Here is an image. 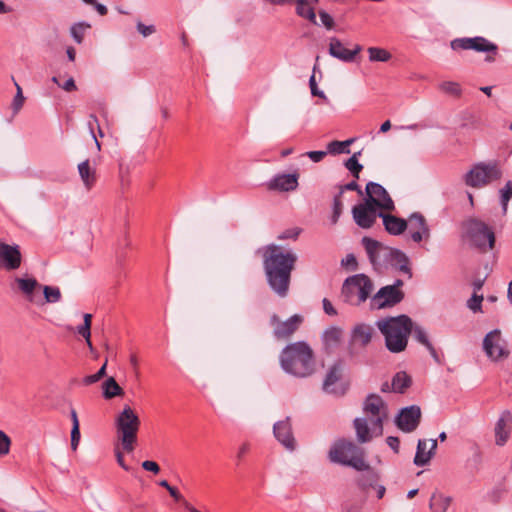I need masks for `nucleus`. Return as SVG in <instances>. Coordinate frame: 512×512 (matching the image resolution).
<instances>
[{"label":"nucleus","mask_w":512,"mask_h":512,"mask_svg":"<svg viewBox=\"0 0 512 512\" xmlns=\"http://www.w3.org/2000/svg\"><path fill=\"white\" fill-rule=\"evenodd\" d=\"M136 29L143 37H148L156 32L154 25H145L141 21L136 23Z\"/></svg>","instance_id":"nucleus-54"},{"label":"nucleus","mask_w":512,"mask_h":512,"mask_svg":"<svg viewBox=\"0 0 512 512\" xmlns=\"http://www.w3.org/2000/svg\"><path fill=\"white\" fill-rule=\"evenodd\" d=\"M483 301L482 295H477L474 293L471 298L467 302V306L469 309H471L473 312L481 311V303Z\"/></svg>","instance_id":"nucleus-53"},{"label":"nucleus","mask_w":512,"mask_h":512,"mask_svg":"<svg viewBox=\"0 0 512 512\" xmlns=\"http://www.w3.org/2000/svg\"><path fill=\"white\" fill-rule=\"evenodd\" d=\"M361 50L362 47L360 45H355L354 49L350 50L345 48L338 38H330L329 54L342 62H353L355 60L356 55L360 53Z\"/></svg>","instance_id":"nucleus-22"},{"label":"nucleus","mask_w":512,"mask_h":512,"mask_svg":"<svg viewBox=\"0 0 512 512\" xmlns=\"http://www.w3.org/2000/svg\"><path fill=\"white\" fill-rule=\"evenodd\" d=\"M376 326L385 338V346L391 353L404 351L408 344L409 335L413 329L412 319L401 314L378 320Z\"/></svg>","instance_id":"nucleus-3"},{"label":"nucleus","mask_w":512,"mask_h":512,"mask_svg":"<svg viewBox=\"0 0 512 512\" xmlns=\"http://www.w3.org/2000/svg\"><path fill=\"white\" fill-rule=\"evenodd\" d=\"M327 151H309L306 152L305 155L309 157L315 163L321 162L323 158L327 155Z\"/></svg>","instance_id":"nucleus-60"},{"label":"nucleus","mask_w":512,"mask_h":512,"mask_svg":"<svg viewBox=\"0 0 512 512\" xmlns=\"http://www.w3.org/2000/svg\"><path fill=\"white\" fill-rule=\"evenodd\" d=\"M386 443L395 453L399 452L400 440L398 437L389 436L386 439Z\"/></svg>","instance_id":"nucleus-62"},{"label":"nucleus","mask_w":512,"mask_h":512,"mask_svg":"<svg viewBox=\"0 0 512 512\" xmlns=\"http://www.w3.org/2000/svg\"><path fill=\"white\" fill-rule=\"evenodd\" d=\"M80 429L76 425H72L71 429V449L75 451L80 442Z\"/></svg>","instance_id":"nucleus-57"},{"label":"nucleus","mask_w":512,"mask_h":512,"mask_svg":"<svg viewBox=\"0 0 512 512\" xmlns=\"http://www.w3.org/2000/svg\"><path fill=\"white\" fill-rule=\"evenodd\" d=\"M299 173H279L272 177L265 185L267 190L276 192H291L298 188Z\"/></svg>","instance_id":"nucleus-18"},{"label":"nucleus","mask_w":512,"mask_h":512,"mask_svg":"<svg viewBox=\"0 0 512 512\" xmlns=\"http://www.w3.org/2000/svg\"><path fill=\"white\" fill-rule=\"evenodd\" d=\"M80 178L87 190H90L96 182V170L90 166L88 159L78 164Z\"/></svg>","instance_id":"nucleus-29"},{"label":"nucleus","mask_w":512,"mask_h":512,"mask_svg":"<svg viewBox=\"0 0 512 512\" xmlns=\"http://www.w3.org/2000/svg\"><path fill=\"white\" fill-rule=\"evenodd\" d=\"M103 397L105 399H112L117 396H123L124 390L120 387V385L116 382L113 377L107 378L103 384Z\"/></svg>","instance_id":"nucleus-37"},{"label":"nucleus","mask_w":512,"mask_h":512,"mask_svg":"<svg viewBox=\"0 0 512 512\" xmlns=\"http://www.w3.org/2000/svg\"><path fill=\"white\" fill-rule=\"evenodd\" d=\"M404 292L401 289H395L394 286L386 285L381 287L371 297V307L376 309H383L393 307L404 299Z\"/></svg>","instance_id":"nucleus-12"},{"label":"nucleus","mask_w":512,"mask_h":512,"mask_svg":"<svg viewBox=\"0 0 512 512\" xmlns=\"http://www.w3.org/2000/svg\"><path fill=\"white\" fill-rule=\"evenodd\" d=\"M301 232V229L299 228H292L287 229L283 231L281 234H279L278 239L279 240H286V239H293L296 240Z\"/></svg>","instance_id":"nucleus-56"},{"label":"nucleus","mask_w":512,"mask_h":512,"mask_svg":"<svg viewBox=\"0 0 512 512\" xmlns=\"http://www.w3.org/2000/svg\"><path fill=\"white\" fill-rule=\"evenodd\" d=\"M373 289V281L367 275L360 273L344 280L341 295L346 303L358 306L371 296Z\"/></svg>","instance_id":"nucleus-7"},{"label":"nucleus","mask_w":512,"mask_h":512,"mask_svg":"<svg viewBox=\"0 0 512 512\" xmlns=\"http://www.w3.org/2000/svg\"><path fill=\"white\" fill-rule=\"evenodd\" d=\"M345 191H357L359 194H362L360 186L358 185V183L356 181H351V182L341 186L338 194L342 196Z\"/></svg>","instance_id":"nucleus-59"},{"label":"nucleus","mask_w":512,"mask_h":512,"mask_svg":"<svg viewBox=\"0 0 512 512\" xmlns=\"http://www.w3.org/2000/svg\"><path fill=\"white\" fill-rule=\"evenodd\" d=\"M512 421V415L509 411H504L496 423L495 426V435H496V444L502 446L506 443L509 437V432L506 431V423Z\"/></svg>","instance_id":"nucleus-30"},{"label":"nucleus","mask_w":512,"mask_h":512,"mask_svg":"<svg viewBox=\"0 0 512 512\" xmlns=\"http://www.w3.org/2000/svg\"><path fill=\"white\" fill-rule=\"evenodd\" d=\"M140 425L139 416L129 405H125L115 418L117 438L127 453H131L135 448Z\"/></svg>","instance_id":"nucleus-5"},{"label":"nucleus","mask_w":512,"mask_h":512,"mask_svg":"<svg viewBox=\"0 0 512 512\" xmlns=\"http://www.w3.org/2000/svg\"><path fill=\"white\" fill-rule=\"evenodd\" d=\"M379 217L383 219V225L385 230L391 235H400L408 227V223L405 219L379 212Z\"/></svg>","instance_id":"nucleus-25"},{"label":"nucleus","mask_w":512,"mask_h":512,"mask_svg":"<svg viewBox=\"0 0 512 512\" xmlns=\"http://www.w3.org/2000/svg\"><path fill=\"white\" fill-rule=\"evenodd\" d=\"M373 328L365 323L356 324L350 333V341H349V353L353 355L352 347L355 345H359L360 347H366L372 339L373 336Z\"/></svg>","instance_id":"nucleus-23"},{"label":"nucleus","mask_w":512,"mask_h":512,"mask_svg":"<svg viewBox=\"0 0 512 512\" xmlns=\"http://www.w3.org/2000/svg\"><path fill=\"white\" fill-rule=\"evenodd\" d=\"M427 444V440H418L416 454L413 461L418 467L427 465L432 458V452L429 450L427 451Z\"/></svg>","instance_id":"nucleus-34"},{"label":"nucleus","mask_w":512,"mask_h":512,"mask_svg":"<svg viewBox=\"0 0 512 512\" xmlns=\"http://www.w3.org/2000/svg\"><path fill=\"white\" fill-rule=\"evenodd\" d=\"M15 87H16V95L14 96L12 102V109L14 114L18 113L24 104L25 97L23 96L22 88L20 85L13 79Z\"/></svg>","instance_id":"nucleus-48"},{"label":"nucleus","mask_w":512,"mask_h":512,"mask_svg":"<svg viewBox=\"0 0 512 512\" xmlns=\"http://www.w3.org/2000/svg\"><path fill=\"white\" fill-rule=\"evenodd\" d=\"M322 304H323V310L327 315H329V316L337 315V310L334 308V306L332 305L330 300H328L327 298H324L322 300Z\"/></svg>","instance_id":"nucleus-61"},{"label":"nucleus","mask_w":512,"mask_h":512,"mask_svg":"<svg viewBox=\"0 0 512 512\" xmlns=\"http://www.w3.org/2000/svg\"><path fill=\"white\" fill-rule=\"evenodd\" d=\"M354 142L353 138L347 139L345 141H331L327 145V152L330 154H342V153H350L349 146Z\"/></svg>","instance_id":"nucleus-40"},{"label":"nucleus","mask_w":512,"mask_h":512,"mask_svg":"<svg viewBox=\"0 0 512 512\" xmlns=\"http://www.w3.org/2000/svg\"><path fill=\"white\" fill-rule=\"evenodd\" d=\"M22 263V254L17 244H7L0 240V269L17 270Z\"/></svg>","instance_id":"nucleus-16"},{"label":"nucleus","mask_w":512,"mask_h":512,"mask_svg":"<svg viewBox=\"0 0 512 512\" xmlns=\"http://www.w3.org/2000/svg\"><path fill=\"white\" fill-rule=\"evenodd\" d=\"M315 71H316V65L314 66L313 74L311 75V77L309 79V86H310L311 94H312V96H317L325 101H328V98L325 95V93L322 90H320L317 86V83L315 80Z\"/></svg>","instance_id":"nucleus-49"},{"label":"nucleus","mask_w":512,"mask_h":512,"mask_svg":"<svg viewBox=\"0 0 512 512\" xmlns=\"http://www.w3.org/2000/svg\"><path fill=\"white\" fill-rule=\"evenodd\" d=\"M377 208L378 207L372 205L367 201L355 205L352 209V215L355 223L363 229L371 228L375 223L377 217H379V212H377Z\"/></svg>","instance_id":"nucleus-17"},{"label":"nucleus","mask_w":512,"mask_h":512,"mask_svg":"<svg viewBox=\"0 0 512 512\" xmlns=\"http://www.w3.org/2000/svg\"><path fill=\"white\" fill-rule=\"evenodd\" d=\"M421 419V409L417 405H411L400 410L395 418L396 426L405 433L416 430Z\"/></svg>","instance_id":"nucleus-15"},{"label":"nucleus","mask_w":512,"mask_h":512,"mask_svg":"<svg viewBox=\"0 0 512 512\" xmlns=\"http://www.w3.org/2000/svg\"><path fill=\"white\" fill-rule=\"evenodd\" d=\"M302 317L300 315H293L289 319L284 322H278L277 315H273L271 317V323L274 324L277 322V326L274 329V335L276 338H287L292 335L299 327L302 322Z\"/></svg>","instance_id":"nucleus-24"},{"label":"nucleus","mask_w":512,"mask_h":512,"mask_svg":"<svg viewBox=\"0 0 512 512\" xmlns=\"http://www.w3.org/2000/svg\"><path fill=\"white\" fill-rule=\"evenodd\" d=\"M343 369H344V363L342 360H337L329 368V370L325 376V379L323 381V390L326 393L335 394V395H343L345 393L344 388L336 387V383L342 378Z\"/></svg>","instance_id":"nucleus-21"},{"label":"nucleus","mask_w":512,"mask_h":512,"mask_svg":"<svg viewBox=\"0 0 512 512\" xmlns=\"http://www.w3.org/2000/svg\"><path fill=\"white\" fill-rule=\"evenodd\" d=\"M483 349L487 356L495 361L509 355V351L505 347V341L501 338V332L498 329L486 334L483 340Z\"/></svg>","instance_id":"nucleus-14"},{"label":"nucleus","mask_w":512,"mask_h":512,"mask_svg":"<svg viewBox=\"0 0 512 512\" xmlns=\"http://www.w3.org/2000/svg\"><path fill=\"white\" fill-rule=\"evenodd\" d=\"M361 152H355L349 159H347L344 163L345 167L351 172V174L358 179L359 174L363 169V165L359 163L358 157Z\"/></svg>","instance_id":"nucleus-42"},{"label":"nucleus","mask_w":512,"mask_h":512,"mask_svg":"<svg viewBox=\"0 0 512 512\" xmlns=\"http://www.w3.org/2000/svg\"><path fill=\"white\" fill-rule=\"evenodd\" d=\"M280 364L282 369L295 377H308L315 369L312 349L305 342L287 345L281 352Z\"/></svg>","instance_id":"nucleus-2"},{"label":"nucleus","mask_w":512,"mask_h":512,"mask_svg":"<svg viewBox=\"0 0 512 512\" xmlns=\"http://www.w3.org/2000/svg\"><path fill=\"white\" fill-rule=\"evenodd\" d=\"M91 25L86 22L75 23L70 28V33L74 41L78 44H81L84 38V33L87 29H89Z\"/></svg>","instance_id":"nucleus-43"},{"label":"nucleus","mask_w":512,"mask_h":512,"mask_svg":"<svg viewBox=\"0 0 512 512\" xmlns=\"http://www.w3.org/2000/svg\"><path fill=\"white\" fill-rule=\"evenodd\" d=\"M366 195L367 198L365 201L378 208L387 211H392L395 208L394 202L388 194L387 190L379 183L372 181L368 182L366 185Z\"/></svg>","instance_id":"nucleus-13"},{"label":"nucleus","mask_w":512,"mask_h":512,"mask_svg":"<svg viewBox=\"0 0 512 512\" xmlns=\"http://www.w3.org/2000/svg\"><path fill=\"white\" fill-rule=\"evenodd\" d=\"M410 228V237L415 243L430 238V228L425 217L420 212L412 213L407 221Z\"/></svg>","instance_id":"nucleus-19"},{"label":"nucleus","mask_w":512,"mask_h":512,"mask_svg":"<svg viewBox=\"0 0 512 512\" xmlns=\"http://www.w3.org/2000/svg\"><path fill=\"white\" fill-rule=\"evenodd\" d=\"M273 434L287 450L293 451L296 447V441L292 431L290 417L277 421L273 425Z\"/></svg>","instance_id":"nucleus-20"},{"label":"nucleus","mask_w":512,"mask_h":512,"mask_svg":"<svg viewBox=\"0 0 512 512\" xmlns=\"http://www.w3.org/2000/svg\"><path fill=\"white\" fill-rule=\"evenodd\" d=\"M14 283L17 285L28 301H34V290L40 286L38 281L33 277H16Z\"/></svg>","instance_id":"nucleus-28"},{"label":"nucleus","mask_w":512,"mask_h":512,"mask_svg":"<svg viewBox=\"0 0 512 512\" xmlns=\"http://www.w3.org/2000/svg\"><path fill=\"white\" fill-rule=\"evenodd\" d=\"M319 18L326 29L330 30L334 27V20L328 12L324 10L319 11Z\"/></svg>","instance_id":"nucleus-55"},{"label":"nucleus","mask_w":512,"mask_h":512,"mask_svg":"<svg viewBox=\"0 0 512 512\" xmlns=\"http://www.w3.org/2000/svg\"><path fill=\"white\" fill-rule=\"evenodd\" d=\"M43 294L47 303H57L62 297L60 289L56 286H43Z\"/></svg>","instance_id":"nucleus-45"},{"label":"nucleus","mask_w":512,"mask_h":512,"mask_svg":"<svg viewBox=\"0 0 512 512\" xmlns=\"http://www.w3.org/2000/svg\"><path fill=\"white\" fill-rule=\"evenodd\" d=\"M390 267H393L400 272L406 274L408 278H412L413 273L410 268V260L408 256L401 250L395 248V251L393 253L391 263L389 264Z\"/></svg>","instance_id":"nucleus-27"},{"label":"nucleus","mask_w":512,"mask_h":512,"mask_svg":"<svg viewBox=\"0 0 512 512\" xmlns=\"http://www.w3.org/2000/svg\"><path fill=\"white\" fill-rule=\"evenodd\" d=\"M297 256L284 251L276 244H269L263 251V268L269 287L281 298L288 295L291 282V273L294 269Z\"/></svg>","instance_id":"nucleus-1"},{"label":"nucleus","mask_w":512,"mask_h":512,"mask_svg":"<svg viewBox=\"0 0 512 512\" xmlns=\"http://www.w3.org/2000/svg\"><path fill=\"white\" fill-rule=\"evenodd\" d=\"M363 410L371 415L372 431L376 436L383 434V421L387 416V408L383 399L377 394H369L365 401Z\"/></svg>","instance_id":"nucleus-11"},{"label":"nucleus","mask_w":512,"mask_h":512,"mask_svg":"<svg viewBox=\"0 0 512 512\" xmlns=\"http://www.w3.org/2000/svg\"><path fill=\"white\" fill-rule=\"evenodd\" d=\"M411 334H413L414 339L418 343L423 345L429 351V353H430L431 357L434 359V361L436 363L440 364L441 363L440 356L437 353L434 346L432 345V343L430 342L429 337H428L426 331L424 330V328L421 327L420 325H416L413 323V329H412Z\"/></svg>","instance_id":"nucleus-26"},{"label":"nucleus","mask_w":512,"mask_h":512,"mask_svg":"<svg viewBox=\"0 0 512 512\" xmlns=\"http://www.w3.org/2000/svg\"><path fill=\"white\" fill-rule=\"evenodd\" d=\"M88 126H89V129H90V132L92 134V137L94 138L95 140V143H96V147L98 150H100L101 148V144L100 142L97 140L95 134H94V127L96 126L98 128V131H99V135L101 137H103V132L99 126V122H98V119L95 115H91L90 118H89V121H88Z\"/></svg>","instance_id":"nucleus-50"},{"label":"nucleus","mask_w":512,"mask_h":512,"mask_svg":"<svg viewBox=\"0 0 512 512\" xmlns=\"http://www.w3.org/2000/svg\"><path fill=\"white\" fill-rule=\"evenodd\" d=\"M364 456L363 448L346 439L336 441L329 451V458L332 462L352 467L355 470H363L368 467Z\"/></svg>","instance_id":"nucleus-6"},{"label":"nucleus","mask_w":512,"mask_h":512,"mask_svg":"<svg viewBox=\"0 0 512 512\" xmlns=\"http://www.w3.org/2000/svg\"><path fill=\"white\" fill-rule=\"evenodd\" d=\"M368 259L376 271L389 267L395 248L383 245L381 242L370 237H363L361 240Z\"/></svg>","instance_id":"nucleus-10"},{"label":"nucleus","mask_w":512,"mask_h":512,"mask_svg":"<svg viewBox=\"0 0 512 512\" xmlns=\"http://www.w3.org/2000/svg\"><path fill=\"white\" fill-rule=\"evenodd\" d=\"M500 204L503 213L506 214L508 202L512 198V181H507L503 188L500 189Z\"/></svg>","instance_id":"nucleus-44"},{"label":"nucleus","mask_w":512,"mask_h":512,"mask_svg":"<svg viewBox=\"0 0 512 512\" xmlns=\"http://www.w3.org/2000/svg\"><path fill=\"white\" fill-rule=\"evenodd\" d=\"M343 210V202H342V196L339 194H336L333 198V204H332V215H331V223L336 224L342 214Z\"/></svg>","instance_id":"nucleus-46"},{"label":"nucleus","mask_w":512,"mask_h":512,"mask_svg":"<svg viewBox=\"0 0 512 512\" xmlns=\"http://www.w3.org/2000/svg\"><path fill=\"white\" fill-rule=\"evenodd\" d=\"M439 88L444 93L452 96L458 97L461 95V87L457 82L445 81L439 85Z\"/></svg>","instance_id":"nucleus-47"},{"label":"nucleus","mask_w":512,"mask_h":512,"mask_svg":"<svg viewBox=\"0 0 512 512\" xmlns=\"http://www.w3.org/2000/svg\"><path fill=\"white\" fill-rule=\"evenodd\" d=\"M368 54L371 62H387L392 57L389 51L379 47H369Z\"/></svg>","instance_id":"nucleus-41"},{"label":"nucleus","mask_w":512,"mask_h":512,"mask_svg":"<svg viewBox=\"0 0 512 512\" xmlns=\"http://www.w3.org/2000/svg\"><path fill=\"white\" fill-rule=\"evenodd\" d=\"M342 335L343 330L340 327L331 326L323 332L322 341L327 349L334 348L340 343Z\"/></svg>","instance_id":"nucleus-32"},{"label":"nucleus","mask_w":512,"mask_h":512,"mask_svg":"<svg viewBox=\"0 0 512 512\" xmlns=\"http://www.w3.org/2000/svg\"><path fill=\"white\" fill-rule=\"evenodd\" d=\"M451 502L452 498L450 496L433 493L430 498L429 507L433 512H447Z\"/></svg>","instance_id":"nucleus-36"},{"label":"nucleus","mask_w":512,"mask_h":512,"mask_svg":"<svg viewBox=\"0 0 512 512\" xmlns=\"http://www.w3.org/2000/svg\"><path fill=\"white\" fill-rule=\"evenodd\" d=\"M294 2H296V13L298 16L309 20L314 25L318 24L315 11L309 6L307 0H294Z\"/></svg>","instance_id":"nucleus-38"},{"label":"nucleus","mask_w":512,"mask_h":512,"mask_svg":"<svg viewBox=\"0 0 512 512\" xmlns=\"http://www.w3.org/2000/svg\"><path fill=\"white\" fill-rule=\"evenodd\" d=\"M354 428L357 435V440L360 443H367L372 439V428L368 426L366 418H356L354 420Z\"/></svg>","instance_id":"nucleus-33"},{"label":"nucleus","mask_w":512,"mask_h":512,"mask_svg":"<svg viewBox=\"0 0 512 512\" xmlns=\"http://www.w3.org/2000/svg\"><path fill=\"white\" fill-rule=\"evenodd\" d=\"M462 238L467 240L472 247L482 252L492 250L495 246V233L484 221L470 217L462 222Z\"/></svg>","instance_id":"nucleus-4"},{"label":"nucleus","mask_w":512,"mask_h":512,"mask_svg":"<svg viewBox=\"0 0 512 512\" xmlns=\"http://www.w3.org/2000/svg\"><path fill=\"white\" fill-rule=\"evenodd\" d=\"M450 47L454 51L474 50L487 53V62H493L498 54V46L482 36L455 38L450 42Z\"/></svg>","instance_id":"nucleus-9"},{"label":"nucleus","mask_w":512,"mask_h":512,"mask_svg":"<svg viewBox=\"0 0 512 512\" xmlns=\"http://www.w3.org/2000/svg\"><path fill=\"white\" fill-rule=\"evenodd\" d=\"M83 319H84L83 324H81L77 327V333L86 340L88 347L92 350L93 346H92V342L90 340L92 315L89 313H85L83 315Z\"/></svg>","instance_id":"nucleus-39"},{"label":"nucleus","mask_w":512,"mask_h":512,"mask_svg":"<svg viewBox=\"0 0 512 512\" xmlns=\"http://www.w3.org/2000/svg\"><path fill=\"white\" fill-rule=\"evenodd\" d=\"M364 473L358 479L360 489L368 494L370 488H374L379 481L378 474L368 465L362 470Z\"/></svg>","instance_id":"nucleus-31"},{"label":"nucleus","mask_w":512,"mask_h":512,"mask_svg":"<svg viewBox=\"0 0 512 512\" xmlns=\"http://www.w3.org/2000/svg\"><path fill=\"white\" fill-rule=\"evenodd\" d=\"M11 439L2 430H0V456L7 455L10 451Z\"/></svg>","instance_id":"nucleus-51"},{"label":"nucleus","mask_w":512,"mask_h":512,"mask_svg":"<svg viewBox=\"0 0 512 512\" xmlns=\"http://www.w3.org/2000/svg\"><path fill=\"white\" fill-rule=\"evenodd\" d=\"M411 384V377L406 372L400 371L393 376L391 388L394 392L402 394L411 386Z\"/></svg>","instance_id":"nucleus-35"},{"label":"nucleus","mask_w":512,"mask_h":512,"mask_svg":"<svg viewBox=\"0 0 512 512\" xmlns=\"http://www.w3.org/2000/svg\"><path fill=\"white\" fill-rule=\"evenodd\" d=\"M61 87L68 92L74 91L77 88L75 81L72 77H70Z\"/></svg>","instance_id":"nucleus-64"},{"label":"nucleus","mask_w":512,"mask_h":512,"mask_svg":"<svg viewBox=\"0 0 512 512\" xmlns=\"http://www.w3.org/2000/svg\"><path fill=\"white\" fill-rule=\"evenodd\" d=\"M341 265L350 271H355L358 269V262L354 254H347L344 259L341 261Z\"/></svg>","instance_id":"nucleus-52"},{"label":"nucleus","mask_w":512,"mask_h":512,"mask_svg":"<svg viewBox=\"0 0 512 512\" xmlns=\"http://www.w3.org/2000/svg\"><path fill=\"white\" fill-rule=\"evenodd\" d=\"M115 456H116L117 463L119 464V466L121 468H123L125 471L131 470V468L124 461L123 453L118 448L115 449Z\"/></svg>","instance_id":"nucleus-63"},{"label":"nucleus","mask_w":512,"mask_h":512,"mask_svg":"<svg viewBox=\"0 0 512 512\" xmlns=\"http://www.w3.org/2000/svg\"><path fill=\"white\" fill-rule=\"evenodd\" d=\"M142 468L146 471L158 474L160 472V466L152 460H145L141 464Z\"/></svg>","instance_id":"nucleus-58"},{"label":"nucleus","mask_w":512,"mask_h":512,"mask_svg":"<svg viewBox=\"0 0 512 512\" xmlns=\"http://www.w3.org/2000/svg\"><path fill=\"white\" fill-rule=\"evenodd\" d=\"M502 171L497 162H479L464 175V182L472 188H482L501 178Z\"/></svg>","instance_id":"nucleus-8"}]
</instances>
